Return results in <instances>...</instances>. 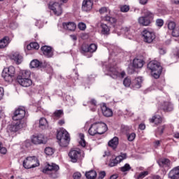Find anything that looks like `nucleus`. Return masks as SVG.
<instances>
[{"label":"nucleus","instance_id":"25","mask_svg":"<svg viewBox=\"0 0 179 179\" xmlns=\"http://www.w3.org/2000/svg\"><path fill=\"white\" fill-rule=\"evenodd\" d=\"M169 177L171 179H178L179 178V166H177L172 169L169 173Z\"/></svg>","mask_w":179,"mask_h":179},{"label":"nucleus","instance_id":"41","mask_svg":"<svg viewBox=\"0 0 179 179\" xmlns=\"http://www.w3.org/2000/svg\"><path fill=\"white\" fill-rule=\"evenodd\" d=\"M3 71L5 72H7L9 75H11V76L15 77V67L13 66H10L8 68H5Z\"/></svg>","mask_w":179,"mask_h":179},{"label":"nucleus","instance_id":"56","mask_svg":"<svg viewBox=\"0 0 179 179\" xmlns=\"http://www.w3.org/2000/svg\"><path fill=\"white\" fill-rule=\"evenodd\" d=\"M160 143H162V141L156 140L154 142V147L155 148H159V146H160Z\"/></svg>","mask_w":179,"mask_h":179},{"label":"nucleus","instance_id":"2","mask_svg":"<svg viewBox=\"0 0 179 179\" xmlns=\"http://www.w3.org/2000/svg\"><path fill=\"white\" fill-rule=\"evenodd\" d=\"M57 139L59 145H60L62 148H66L71 141L69 133H68L66 130H61L57 131Z\"/></svg>","mask_w":179,"mask_h":179},{"label":"nucleus","instance_id":"37","mask_svg":"<svg viewBox=\"0 0 179 179\" xmlns=\"http://www.w3.org/2000/svg\"><path fill=\"white\" fill-rule=\"evenodd\" d=\"M85 177L87 179H94L96 177H97V173H96V171H90L88 172H86Z\"/></svg>","mask_w":179,"mask_h":179},{"label":"nucleus","instance_id":"30","mask_svg":"<svg viewBox=\"0 0 179 179\" xmlns=\"http://www.w3.org/2000/svg\"><path fill=\"white\" fill-rule=\"evenodd\" d=\"M101 110H102V113L105 117H111V115H113V110L107 108L106 105H103L101 107Z\"/></svg>","mask_w":179,"mask_h":179},{"label":"nucleus","instance_id":"16","mask_svg":"<svg viewBox=\"0 0 179 179\" xmlns=\"http://www.w3.org/2000/svg\"><path fill=\"white\" fill-rule=\"evenodd\" d=\"M82 9L84 12H90L93 9V1L83 0Z\"/></svg>","mask_w":179,"mask_h":179},{"label":"nucleus","instance_id":"7","mask_svg":"<svg viewBox=\"0 0 179 179\" xmlns=\"http://www.w3.org/2000/svg\"><path fill=\"white\" fill-rule=\"evenodd\" d=\"M142 36L144 43L152 44L156 39V34L153 31L149 29H144L142 32Z\"/></svg>","mask_w":179,"mask_h":179},{"label":"nucleus","instance_id":"13","mask_svg":"<svg viewBox=\"0 0 179 179\" xmlns=\"http://www.w3.org/2000/svg\"><path fill=\"white\" fill-rule=\"evenodd\" d=\"M49 8L55 13L56 16H61L62 15V8L61 5L58 3H50Z\"/></svg>","mask_w":179,"mask_h":179},{"label":"nucleus","instance_id":"39","mask_svg":"<svg viewBox=\"0 0 179 179\" xmlns=\"http://www.w3.org/2000/svg\"><path fill=\"white\" fill-rule=\"evenodd\" d=\"M38 48H40V45H38V43L36 42H32L27 46V49L29 50H38Z\"/></svg>","mask_w":179,"mask_h":179},{"label":"nucleus","instance_id":"40","mask_svg":"<svg viewBox=\"0 0 179 179\" xmlns=\"http://www.w3.org/2000/svg\"><path fill=\"white\" fill-rule=\"evenodd\" d=\"M64 115L63 110H55L53 113L54 120H59Z\"/></svg>","mask_w":179,"mask_h":179},{"label":"nucleus","instance_id":"52","mask_svg":"<svg viewBox=\"0 0 179 179\" xmlns=\"http://www.w3.org/2000/svg\"><path fill=\"white\" fill-rule=\"evenodd\" d=\"M78 27L79 29H80L82 31H85V30H86V24H85L83 22H80L78 25Z\"/></svg>","mask_w":179,"mask_h":179},{"label":"nucleus","instance_id":"6","mask_svg":"<svg viewBox=\"0 0 179 179\" xmlns=\"http://www.w3.org/2000/svg\"><path fill=\"white\" fill-rule=\"evenodd\" d=\"M27 117V114L26 113V108L24 107H20L15 109L13 113V120L14 121H18L20 122L22 121H27L26 117Z\"/></svg>","mask_w":179,"mask_h":179},{"label":"nucleus","instance_id":"27","mask_svg":"<svg viewBox=\"0 0 179 179\" xmlns=\"http://www.w3.org/2000/svg\"><path fill=\"white\" fill-rule=\"evenodd\" d=\"M150 122L155 124V125H159V124H162L163 122V117L159 115H155L150 119Z\"/></svg>","mask_w":179,"mask_h":179},{"label":"nucleus","instance_id":"11","mask_svg":"<svg viewBox=\"0 0 179 179\" xmlns=\"http://www.w3.org/2000/svg\"><path fill=\"white\" fill-rule=\"evenodd\" d=\"M26 127V120H21V122H13L8 127V132H17L19 129L22 128H25Z\"/></svg>","mask_w":179,"mask_h":179},{"label":"nucleus","instance_id":"48","mask_svg":"<svg viewBox=\"0 0 179 179\" xmlns=\"http://www.w3.org/2000/svg\"><path fill=\"white\" fill-rule=\"evenodd\" d=\"M135 138H136V134H135V133H131L127 135V139L130 142H132V141H134Z\"/></svg>","mask_w":179,"mask_h":179},{"label":"nucleus","instance_id":"19","mask_svg":"<svg viewBox=\"0 0 179 179\" xmlns=\"http://www.w3.org/2000/svg\"><path fill=\"white\" fill-rule=\"evenodd\" d=\"M43 55L47 57V58H51L54 55V52L52 51V48L47 45L42 46L41 48Z\"/></svg>","mask_w":179,"mask_h":179},{"label":"nucleus","instance_id":"49","mask_svg":"<svg viewBox=\"0 0 179 179\" xmlns=\"http://www.w3.org/2000/svg\"><path fill=\"white\" fill-rule=\"evenodd\" d=\"M121 12L127 13L129 11V6L124 5L120 6Z\"/></svg>","mask_w":179,"mask_h":179},{"label":"nucleus","instance_id":"45","mask_svg":"<svg viewBox=\"0 0 179 179\" xmlns=\"http://www.w3.org/2000/svg\"><path fill=\"white\" fill-rule=\"evenodd\" d=\"M123 85L126 87H129V86H131V85H132V82L131 81V78H129L128 77L124 78V80H123Z\"/></svg>","mask_w":179,"mask_h":179},{"label":"nucleus","instance_id":"5","mask_svg":"<svg viewBox=\"0 0 179 179\" xmlns=\"http://www.w3.org/2000/svg\"><path fill=\"white\" fill-rule=\"evenodd\" d=\"M38 166H40V162L36 156L27 157L23 161V167L24 169H34V167H38Z\"/></svg>","mask_w":179,"mask_h":179},{"label":"nucleus","instance_id":"59","mask_svg":"<svg viewBox=\"0 0 179 179\" xmlns=\"http://www.w3.org/2000/svg\"><path fill=\"white\" fill-rule=\"evenodd\" d=\"M104 177H106V172L105 171L100 172L99 175V178L103 179L104 178Z\"/></svg>","mask_w":179,"mask_h":179},{"label":"nucleus","instance_id":"14","mask_svg":"<svg viewBox=\"0 0 179 179\" xmlns=\"http://www.w3.org/2000/svg\"><path fill=\"white\" fill-rule=\"evenodd\" d=\"M97 50V45L94 43L87 45L83 44L81 47V52H96Z\"/></svg>","mask_w":179,"mask_h":179},{"label":"nucleus","instance_id":"20","mask_svg":"<svg viewBox=\"0 0 179 179\" xmlns=\"http://www.w3.org/2000/svg\"><path fill=\"white\" fill-rule=\"evenodd\" d=\"M96 131L99 135H103L107 131V124L105 123H96Z\"/></svg>","mask_w":179,"mask_h":179},{"label":"nucleus","instance_id":"24","mask_svg":"<svg viewBox=\"0 0 179 179\" xmlns=\"http://www.w3.org/2000/svg\"><path fill=\"white\" fill-rule=\"evenodd\" d=\"M10 43V39L8 36H4L3 38L0 39V50L6 48Z\"/></svg>","mask_w":179,"mask_h":179},{"label":"nucleus","instance_id":"31","mask_svg":"<svg viewBox=\"0 0 179 179\" xmlns=\"http://www.w3.org/2000/svg\"><path fill=\"white\" fill-rule=\"evenodd\" d=\"M161 108L165 112L173 111V105L170 102H164V104L161 106Z\"/></svg>","mask_w":179,"mask_h":179},{"label":"nucleus","instance_id":"44","mask_svg":"<svg viewBox=\"0 0 179 179\" xmlns=\"http://www.w3.org/2000/svg\"><path fill=\"white\" fill-rule=\"evenodd\" d=\"M31 68H38L40 66V62L37 59L32 60L30 63Z\"/></svg>","mask_w":179,"mask_h":179},{"label":"nucleus","instance_id":"1","mask_svg":"<svg viewBox=\"0 0 179 179\" xmlns=\"http://www.w3.org/2000/svg\"><path fill=\"white\" fill-rule=\"evenodd\" d=\"M148 69L151 71V75L155 79H159L162 75V68L160 63L157 61H151L148 64Z\"/></svg>","mask_w":179,"mask_h":179},{"label":"nucleus","instance_id":"51","mask_svg":"<svg viewBox=\"0 0 179 179\" xmlns=\"http://www.w3.org/2000/svg\"><path fill=\"white\" fill-rule=\"evenodd\" d=\"M164 131V126L160 127L155 134L156 136H159V135H162Z\"/></svg>","mask_w":179,"mask_h":179},{"label":"nucleus","instance_id":"22","mask_svg":"<svg viewBox=\"0 0 179 179\" xmlns=\"http://www.w3.org/2000/svg\"><path fill=\"white\" fill-rule=\"evenodd\" d=\"M141 85H142V78L141 77L136 78L131 82V87L134 90L136 89H141Z\"/></svg>","mask_w":179,"mask_h":179},{"label":"nucleus","instance_id":"60","mask_svg":"<svg viewBox=\"0 0 179 179\" xmlns=\"http://www.w3.org/2000/svg\"><path fill=\"white\" fill-rule=\"evenodd\" d=\"M145 128H146V126L145 125V124H139V129H141L142 131H143V129H145Z\"/></svg>","mask_w":179,"mask_h":179},{"label":"nucleus","instance_id":"36","mask_svg":"<svg viewBox=\"0 0 179 179\" xmlns=\"http://www.w3.org/2000/svg\"><path fill=\"white\" fill-rule=\"evenodd\" d=\"M39 127L44 129L45 128H48V122L47 119L41 117L39 120Z\"/></svg>","mask_w":179,"mask_h":179},{"label":"nucleus","instance_id":"21","mask_svg":"<svg viewBox=\"0 0 179 179\" xmlns=\"http://www.w3.org/2000/svg\"><path fill=\"white\" fill-rule=\"evenodd\" d=\"M19 85L21 86H23V87H29V86H31L33 85V81L31 78H25L22 80H17Z\"/></svg>","mask_w":179,"mask_h":179},{"label":"nucleus","instance_id":"55","mask_svg":"<svg viewBox=\"0 0 179 179\" xmlns=\"http://www.w3.org/2000/svg\"><path fill=\"white\" fill-rule=\"evenodd\" d=\"M73 179H80L82 178V174L79 172H76L73 174Z\"/></svg>","mask_w":179,"mask_h":179},{"label":"nucleus","instance_id":"12","mask_svg":"<svg viewBox=\"0 0 179 179\" xmlns=\"http://www.w3.org/2000/svg\"><path fill=\"white\" fill-rule=\"evenodd\" d=\"M127 159V154L123 153L116 157H112L109 162L108 166L114 167L118 164V163H121L122 160H125Z\"/></svg>","mask_w":179,"mask_h":179},{"label":"nucleus","instance_id":"54","mask_svg":"<svg viewBox=\"0 0 179 179\" xmlns=\"http://www.w3.org/2000/svg\"><path fill=\"white\" fill-rule=\"evenodd\" d=\"M7 152L6 148L2 147V143H0V153H1V155H6Z\"/></svg>","mask_w":179,"mask_h":179},{"label":"nucleus","instance_id":"47","mask_svg":"<svg viewBox=\"0 0 179 179\" xmlns=\"http://www.w3.org/2000/svg\"><path fill=\"white\" fill-rule=\"evenodd\" d=\"M149 175V171H145L143 172H141L139 173V175L137 176V179H142V178H145L146 177V176Z\"/></svg>","mask_w":179,"mask_h":179},{"label":"nucleus","instance_id":"63","mask_svg":"<svg viewBox=\"0 0 179 179\" xmlns=\"http://www.w3.org/2000/svg\"><path fill=\"white\" fill-rule=\"evenodd\" d=\"M174 57L175 58H179V52L178 51H176L175 53H174Z\"/></svg>","mask_w":179,"mask_h":179},{"label":"nucleus","instance_id":"10","mask_svg":"<svg viewBox=\"0 0 179 179\" xmlns=\"http://www.w3.org/2000/svg\"><path fill=\"white\" fill-rule=\"evenodd\" d=\"M109 75L113 79H123L125 78V71L120 70L117 66L110 67L109 69Z\"/></svg>","mask_w":179,"mask_h":179},{"label":"nucleus","instance_id":"46","mask_svg":"<svg viewBox=\"0 0 179 179\" xmlns=\"http://www.w3.org/2000/svg\"><path fill=\"white\" fill-rule=\"evenodd\" d=\"M129 170H131V166L129 164H126L124 166L120 168V171L122 173L129 171Z\"/></svg>","mask_w":179,"mask_h":179},{"label":"nucleus","instance_id":"38","mask_svg":"<svg viewBox=\"0 0 179 179\" xmlns=\"http://www.w3.org/2000/svg\"><path fill=\"white\" fill-rule=\"evenodd\" d=\"M44 152L47 156H52L55 153V149L52 147H46Z\"/></svg>","mask_w":179,"mask_h":179},{"label":"nucleus","instance_id":"42","mask_svg":"<svg viewBox=\"0 0 179 179\" xmlns=\"http://www.w3.org/2000/svg\"><path fill=\"white\" fill-rule=\"evenodd\" d=\"M80 141H79V145L82 146L83 148H85L86 146V141H85V135L83 134H80Z\"/></svg>","mask_w":179,"mask_h":179},{"label":"nucleus","instance_id":"3","mask_svg":"<svg viewBox=\"0 0 179 179\" xmlns=\"http://www.w3.org/2000/svg\"><path fill=\"white\" fill-rule=\"evenodd\" d=\"M59 166L55 164H48L45 169H43V173L48 174L51 178H58L59 177Z\"/></svg>","mask_w":179,"mask_h":179},{"label":"nucleus","instance_id":"4","mask_svg":"<svg viewBox=\"0 0 179 179\" xmlns=\"http://www.w3.org/2000/svg\"><path fill=\"white\" fill-rule=\"evenodd\" d=\"M143 13L144 16L139 17L138 23L142 24V26H149V24H150L152 22H153L155 15H153V13H152V12L148 10H144L143 11Z\"/></svg>","mask_w":179,"mask_h":179},{"label":"nucleus","instance_id":"28","mask_svg":"<svg viewBox=\"0 0 179 179\" xmlns=\"http://www.w3.org/2000/svg\"><path fill=\"white\" fill-rule=\"evenodd\" d=\"M87 103L90 108L91 111L94 113V111L97 110V101H96V99H90Z\"/></svg>","mask_w":179,"mask_h":179},{"label":"nucleus","instance_id":"9","mask_svg":"<svg viewBox=\"0 0 179 179\" xmlns=\"http://www.w3.org/2000/svg\"><path fill=\"white\" fill-rule=\"evenodd\" d=\"M69 157L71 159L72 163H78L81 162L83 159V155H82V152L80 150H71L69 153Z\"/></svg>","mask_w":179,"mask_h":179},{"label":"nucleus","instance_id":"58","mask_svg":"<svg viewBox=\"0 0 179 179\" xmlns=\"http://www.w3.org/2000/svg\"><path fill=\"white\" fill-rule=\"evenodd\" d=\"M64 124H65V120H64V119L59 120L57 122V125H59V127H62V125H64Z\"/></svg>","mask_w":179,"mask_h":179},{"label":"nucleus","instance_id":"32","mask_svg":"<svg viewBox=\"0 0 179 179\" xmlns=\"http://www.w3.org/2000/svg\"><path fill=\"white\" fill-rule=\"evenodd\" d=\"M158 164H159V166H160V167H169L170 160L166 158H162L158 161Z\"/></svg>","mask_w":179,"mask_h":179},{"label":"nucleus","instance_id":"64","mask_svg":"<svg viewBox=\"0 0 179 179\" xmlns=\"http://www.w3.org/2000/svg\"><path fill=\"white\" fill-rule=\"evenodd\" d=\"M152 179H162L159 176H152Z\"/></svg>","mask_w":179,"mask_h":179},{"label":"nucleus","instance_id":"62","mask_svg":"<svg viewBox=\"0 0 179 179\" xmlns=\"http://www.w3.org/2000/svg\"><path fill=\"white\" fill-rule=\"evenodd\" d=\"M117 178H118V175L117 174L112 175L110 178V179H117Z\"/></svg>","mask_w":179,"mask_h":179},{"label":"nucleus","instance_id":"23","mask_svg":"<svg viewBox=\"0 0 179 179\" xmlns=\"http://www.w3.org/2000/svg\"><path fill=\"white\" fill-rule=\"evenodd\" d=\"M101 34L108 36L110 34V27L107 24L100 22Z\"/></svg>","mask_w":179,"mask_h":179},{"label":"nucleus","instance_id":"18","mask_svg":"<svg viewBox=\"0 0 179 179\" xmlns=\"http://www.w3.org/2000/svg\"><path fill=\"white\" fill-rule=\"evenodd\" d=\"M10 59L14 61L17 65H20L23 62V56L19 52H15L10 55Z\"/></svg>","mask_w":179,"mask_h":179},{"label":"nucleus","instance_id":"43","mask_svg":"<svg viewBox=\"0 0 179 179\" xmlns=\"http://www.w3.org/2000/svg\"><path fill=\"white\" fill-rule=\"evenodd\" d=\"M176 22H173V21H169L167 23V27L169 29V30H173L176 28Z\"/></svg>","mask_w":179,"mask_h":179},{"label":"nucleus","instance_id":"50","mask_svg":"<svg viewBox=\"0 0 179 179\" xmlns=\"http://www.w3.org/2000/svg\"><path fill=\"white\" fill-rule=\"evenodd\" d=\"M172 36L173 37H179V28L176 27L172 30Z\"/></svg>","mask_w":179,"mask_h":179},{"label":"nucleus","instance_id":"26","mask_svg":"<svg viewBox=\"0 0 179 179\" xmlns=\"http://www.w3.org/2000/svg\"><path fill=\"white\" fill-rule=\"evenodd\" d=\"M63 27L70 31H75L76 29V24H75V22H64Z\"/></svg>","mask_w":179,"mask_h":179},{"label":"nucleus","instance_id":"53","mask_svg":"<svg viewBox=\"0 0 179 179\" xmlns=\"http://www.w3.org/2000/svg\"><path fill=\"white\" fill-rule=\"evenodd\" d=\"M156 24L158 27H162L164 24V21L162 19H157L156 20Z\"/></svg>","mask_w":179,"mask_h":179},{"label":"nucleus","instance_id":"29","mask_svg":"<svg viewBox=\"0 0 179 179\" xmlns=\"http://www.w3.org/2000/svg\"><path fill=\"white\" fill-rule=\"evenodd\" d=\"M145 62L141 59H134L133 60L134 68L141 69L143 66Z\"/></svg>","mask_w":179,"mask_h":179},{"label":"nucleus","instance_id":"35","mask_svg":"<svg viewBox=\"0 0 179 179\" xmlns=\"http://www.w3.org/2000/svg\"><path fill=\"white\" fill-rule=\"evenodd\" d=\"M108 146L115 149L118 146V137H114L108 142Z\"/></svg>","mask_w":179,"mask_h":179},{"label":"nucleus","instance_id":"34","mask_svg":"<svg viewBox=\"0 0 179 179\" xmlns=\"http://www.w3.org/2000/svg\"><path fill=\"white\" fill-rule=\"evenodd\" d=\"M88 133L90 135H91V136H94V135H96V134H98L96 123L91 125L88 130Z\"/></svg>","mask_w":179,"mask_h":179},{"label":"nucleus","instance_id":"57","mask_svg":"<svg viewBox=\"0 0 179 179\" xmlns=\"http://www.w3.org/2000/svg\"><path fill=\"white\" fill-rule=\"evenodd\" d=\"M3 87H0V100H2V99H3Z\"/></svg>","mask_w":179,"mask_h":179},{"label":"nucleus","instance_id":"8","mask_svg":"<svg viewBox=\"0 0 179 179\" xmlns=\"http://www.w3.org/2000/svg\"><path fill=\"white\" fill-rule=\"evenodd\" d=\"M110 12L111 11L106 7H102L101 9H99V13L101 15H106V16L101 17L102 20L104 22H108V23L113 24L117 22V19L109 15Z\"/></svg>","mask_w":179,"mask_h":179},{"label":"nucleus","instance_id":"61","mask_svg":"<svg viewBox=\"0 0 179 179\" xmlns=\"http://www.w3.org/2000/svg\"><path fill=\"white\" fill-rule=\"evenodd\" d=\"M159 54H161V55H164V54H166V50L163 48L159 49Z\"/></svg>","mask_w":179,"mask_h":179},{"label":"nucleus","instance_id":"33","mask_svg":"<svg viewBox=\"0 0 179 179\" xmlns=\"http://www.w3.org/2000/svg\"><path fill=\"white\" fill-rule=\"evenodd\" d=\"M1 76H2V78H3V79L6 82H13V79H15V77H13L10 74L8 73V72L4 71L3 70Z\"/></svg>","mask_w":179,"mask_h":179},{"label":"nucleus","instance_id":"17","mask_svg":"<svg viewBox=\"0 0 179 179\" xmlns=\"http://www.w3.org/2000/svg\"><path fill=\"white\" fill-rule=\"evenodd\" d=\"M31 76V72L29 70H21L17 76V80L23 79H29Z\"/></svg>","mask_w":179,"mask_h":179},{"label":"nucleus","instance_id":"15","mask_svg":"<svg viewBox=\"0 0 179 179\" xmlns=\"http://www.w3.org/2000/svg\"><path fill=\"white\" fill-rule=\"evenodd\" d=\"M31 142L34 143V145H40L41 143H47V139H45L44 135L39 134L38 136H33Z\"/></svg>","mask_w":179,"mask_h":179}]
</instances>
